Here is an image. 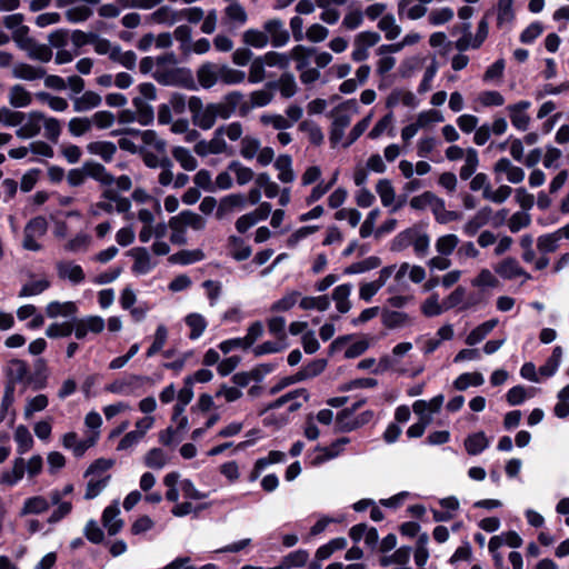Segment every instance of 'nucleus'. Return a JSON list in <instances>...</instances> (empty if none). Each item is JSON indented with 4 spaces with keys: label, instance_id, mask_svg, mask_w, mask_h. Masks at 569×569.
Wrapping results in <instances>:
<instances>
[{
    "label": "nucleus",
    "instance_id": "55",
    "mask_svg": "<svg viewBox=\"0 0 569 569\" xmlns=\"http://www.w3.org/2000/svg\"><path fill=\"white\" fill-rule=\"evenodd\" d=\"M168 338V330L164 325H159L154 332V339L151 346L147 349L146 356L148 358L153 357L158 352L161 351L163 346L166 345Z\"/></svg>",
    "mask_w": 569,
    "mask_h": 569
},
{
    "label": "nucleus",
    "instance_id": "2",
    "mask_svg": "<svg viewBox=\"0 0 569 569\" xmlns=\"http://www.w3.org/2000/svg\"><path fill=\"white\" fill-rule=\"evenodd\" d=\"M332 127L330 131V142L332 147L338 146L343 137L345 129L350 124L351 110L347 106H340L332 112Z\"/></svg>",
    "mask_w": 569,
    "mask_h": 569
},
{
    "label": "nucleus",
    "instance_id": "23",
    "mask_svg": "<svg viewBox=\"0 0 569 569\" xmlns=\"http://www.w3.org/2000/svg\"><path fill=\"white\" fill-rule=\"evenodd\" d=\"M78 311V308L74 302L67 301V302H59V301H51L46 307V315L48 318H57L59 316L62 317H71L76 315Z\"/></svg>",
    "mask_w": 569,
    "mask_h": 569
},
{
    "label": "nucleus",
    "instance_id": "56",
    "mask_svg": "<svg viewBox=\"0 0 569 569\" xmlns=\"http://www.w3.org/2000/svg\"><path fill=\"white\" fill-rule=\"evenodd\" d=\"M219 78L226 84H237L244 80V72L241 70L231 69L223 64L218 68Z\"/></svg>",
    "mask_w": 569,
    "mask_h": 569
},
{
    "label": "nucleus",
    "instance_id": "7",
    "mask_svg": "<svg viewBox=\"0 0 569 569\" xmlns=\"http://www.w3.org/2000/svg\"><path fill=\"white\" fill-rule=\"evenodd\" d=\"M352 416V410H341L336 416V423L339 429L341 430H353L357 429L373 418V412L371 410H367L362 413H360L358 417H355V419L350 421H345V418Z\"/></svg>",
    "mask_w": 569,
    "mask_h": 569
},
{
    "label": "nucleus",
    "instance_id": "30",
    "mask_svg": "<svg viewBox=\"0 0 569 569\" xmlns=\"http://www.w3.org/2000/svg\"><path fill=\"white\" fill-rule=\"evenodd\" d=\"M26 462L23 458H17L11 471H4L0 476V485L13 486L23 478Z\"/></svg>",
    "mask_w": 569,
    "mask_h": 569
},
{
    "label": "nucleus",
    "instance_id": "27",
    "mask_svg": "<svg viewBox=\"0 0 569 569\" xmlns=\"http://www.w3.org/2000/svg\"><path fill=\"white\" fill-rule=\"evenodd\" d=\"M91 154L100 156L104 162H110L117 151V146L111 141H93L87 146Z\"/></svg>",
    "mask_w": 569,
    "mask_h": 569
},
{
    "label": "nucleus",
    "instance_id": "39",
    "mask_svg": "<svg viewBox=\"0 0 569 569\" xmlns=\"http://www.w3.org/2000/svg\"><path fill=\"white\" fill-rule=\"evenodd\" d=\"M186 325L190 328L189 338L198 339L207 328V320L200 313H190L184 318Z\"/></svg>",
    "mask_w": 569,
    "mask_h": 569
},
{
    "label": "nucleus",
    "instance_id": "61",
    "mask_svg": "<svg viewBox=\"0 0 569 569\" xmlns=\"http://www.w3.org/2000/svg\"><path fill=\"white\" fill-rule=\"evenodd\" d=\"M559 240L560 233L557 231L541 236L538 238L537 248L542 253L553 252L558 249Z\"/></svg>",
    "mask_w": 569,
    "mask_h": 569
},
{
    "label": "nucleus",
    "instance_id": "16",
    "mask_svg": "<svg viewBox=\"0 0 569 569\" xmlns=\"http://www.w3.org/2000/svg\"><path fill=\"white\" fill-rule=\"evenodd\" d=\"M228 248L230 250V256L236 261H244L252 253L251 246L247 244L244 239L238 236L228 237Z\"/></svg>",
    "mask_w": 569,
    "mask_h": 569
},
{
    "label": "nucleus",
    "instance_id": "17",
    "mask_svg": "<svg viewBox=\"0 0 569 569\" xmlns=\"http://www.w3.org/2000/svg\"><path fill=\"white\" fill-rule=\"evenodd\" d=\"M130 254L134 258L132 271L138 274H146L151 271L153 266L150 262V254L144 247H137L130 250Z\"/></svg>",
    "mask_w": 569,
    "mask_h": 569
},
{
    "label": "nucleus",
    "instance_id": "19",
    "mask_svg": "<svg viewBox=\"0 0 569 569\" xmlns=\"http://www.w3.org/2000/svg\"><path fill=\"white\" fill-rule=\"evenodd\" d=\"M204 252L201 249L194 250H186L182 249L171 256H169L168 261L171 264H181L188 266L194 262H199L204 259Z\"/></svg>",
    "mask_w": 569,
    "mask_h": 569
},
{
    "label": "nucleus",
    "instance_id": "59",
    "mask_svg": "<svg viewBox=\"0 0 569 569\" xmlns=\"http://www.w3.org/2000/svg\"><path fill=\"white\" fill-rule=\"evenodd\" d=\"M177 216L186 228L190 227L193 230H202L206 227V220L191 210H183Z\"/></svg>",
    "mask_w": 569,
    "mask_h": 569
},
{
    "label": "nucleus",
    "instance_id": "11",
    "mask_svg": "<svg viewBox=\"0 0 569 569\" xmlns=\"http://www.w3.org/2000/svg\"><path fill=\"white\" fill-rule=\"evenodd\" d=\"M495 173H506L507 180L511 183H520L525 179V171L513 166L508 158L499 159L493 166Z\"/></svg>",
    "mask_w": 569,
    "mask_h": 569
},
{
    "label": "nucleus",
    "instance_id": "4",
    "mask_svg": "<svg viewBox=\"0 0 569 569\" xmlns=\"http://www.w3.org/2000/svg\"><path fill=\"white\" fill-rule=\"evenodd\" d=\"M380 41V34L375 31H362L355 37L352 59L365 61L368 57V49Z\"/></svg>",
    "mask_w": 569,
    "mask_h": 569
},
{
    "label": "nucleus",
    "instance_id": "20",
    "mask_svg": "<svg viewBox=\"0 0 569 569\" xmlns=\"http://www.w3.org/2000/svg\"><path fill=\"white\" fill-rule=\"evenodd\" d=\"M132 104L136 108V119L141 126H150L154 121V111L152 106L147 103L141 97H134Z\"/></svg>",
    "mask_w": 569,
    "mask_h": 569
},
{
    "label": "nucleus",
    "instance_id": "36",
    "mask_svg": "<svg viewBox=\"0 0 569 569\" xmlns=\"http://www.w3.org/2000/svg\"><path fill=\"white\" fill-rule=\"evenodd\" d=\"M59 277L68 278L73 283H81L86 276L81 266L79 264H69L64 262H59L58 266Z\"/></svg>",
    "mask_w": 569,
    "mask_h": 569
},
{
    "label": "nucleus",
    "instance_id": "44",
    "mask_svg": "<svg viewBox=\"0 0 569 569\" xmlns=\"http://www.w3.org/2000/svg\"><path fill=\"white\" fill-rule=\"evenodd\" d=\"M378 28L385 32L387 40H395L401 33V28L396 23L395 17L392 14L382 16L378 22Z\"/></svg>",
    "mask_w": 569,
    "mask_h": 569
},
{
    "label": "nucleus",
    "instance_id": "25",
    "mask_svg": "<svg viewBox=\"0 0 569 569\" xmlns=\"http://www.w3.org/2000/svg\"><path fill=\"white\" fill-rule=\"evenodd\" d=\"M50 505L43 496H33L24 500L23 507L20 510V516L40 515L49 509Z\"/></svg>",
    "mask_w": 569,
    "mask_h": 569
},
{
    "label": "nucleus",
    "instance_id": "3",
    "mask_svg": "<svg viewBox=\"0 0 569 569\" xmlns=\"http://www.w3.org/2000/svg\"><path fill=\"white\" fill-rule=\"evenodd\" d=\"M488 32H489V24L485 17L479 21L475 37H472L471 31H470L467 34L461 36L455 42V47L460 52H463L470 48L478 49L481 47V44L487 39Z\"/></svg>",
    "mask_w": 569,
    "mask_h": 569
},
{
    "label": "nucleus",
    "instance_id": "50",
    "mask_svg": "<svg viewBox=\"0 0 569 569\" xmlns=\"http://www.w3.org/2000/svg\"><path fill=\"white\" fill-rule=\"evenodd\" d=\"M320 375V359L312 360L309 365L302 367L297 373L288 376L291 383L303 381L311 377Z\"/></svg>",
    "mask_w": 569,
    "mask_h": 569
},
{
    "label": "nucleus",
    "instance_id": "49",
    "mask_svg": "<svg viewBox=\"0 0 569 569\" xmlns=\"http://www.w3.org/2000/svg\"><path fill=\"white\" fill-rule=\"evenodd\" d=\"M213 103H208L206 109L201 111L200 116L192 117L193 124L202 130L211 129L217 119V113L213 111Z\"/></svg>",
    "mask_w": 569,
    "mask_h": 569
},
{
    "label": "nucleus",
    "instance_id": "14",
    "mask_svg": "<svg viewBox=\"0 0 569 569\" xmlns=\"http://www.w3.org/2000/svg\"><path fill=\"white\" fill-rule=\"evenodd\" d=\"M83 170L86 172V177H90L103 186H111L114 183V177L111 173H108L104 166L99 162L92 160L86 161L83 163Z\"/></svg>",
    "mask_w": 569,
    "mask_h": 569
},
{
    "label": "nucleus",
    "instance_id": "21",
    "mask_svg": "<svg viewBox=\"0 0 569 569\" xmlns=\"http://www.w3.org/2000/svg\"><path fill=\"white\" fill-rule=\"evenodd\" d=\"M172 87H180L187 90L196 91L198 86L193 79L192 71L187 67L173 68Z\"/></svg>",
    "mask_w": 569,
    "mask_h": 569
},
{
    "label": "nucleus",
    "instance_id": "62",
    "mask_svg": "<svg viewBox=\"0 0 569 569\" xmlns=\"http://www.w3.org/2000/svg\"><path fill=\"white\" fill-rule=\"evenodd\" d=\"M561 357H562L561 347H556L552 351V355L547 360V362L539 368L540 375H542L545 377L552 376L556 372V370L560 363Z\"/></svg>",
    "mask_w": 569,
    "mask_h": 569
},
{
    "label": "nucleus",
    "instance_id": "42",
    "mask_svg": "<svg viewBox=\"0 0 569 569\" xmlns=\"http://www.w3.org/2000/svg\"><path fill=\"white\" fill-rule=\"evenodd\" d=\"M101 103V97L94 91H86L80 98L74 100L73 109L82 112L92 108H97Z\"/></svg>",
    "mask_w": 569,
    "mask_h": 569
},
{
    "label": "nucleus",
    "instance_id": "12",
    "mask_svg": "<svg viewBox=\"0 0 569 569\" xmlns=\"http://www.w3.org/2000/svg\"><path fill=\"white\" fill-rule=\"evenodd\" d=\"M264 30L271 36V44L274 48L283 47L289 41V32L283 29V23L280 19L268 20Z\"/></svg>",
    "mask_w": 569,
    "mask_h": 569
},
{
    "label": "nucleus",
    "instance_id": "6",
    "mask_svg": "<svg viewBox=\"0 0 569 569\" xmlns=\"http://www.w3.org/2000/svg\"><path fill=\"white\" fill-rule=\"evenodd\" d=\"M291 57L296 60L298 70L306 69L311 61H313L316 67H320V51L317 48L308 49L298 44L292 49Z\"/></svg>",
    "mask_w": 569,
    "mask_h": 569
},
{
    "label": "nucleus",
    "instance_id": "10",
    "mask_svg": "<svg viewBox=\"0 0 569 569\" xmlns=\"http://www.w3.org/2000/svg\"><path fill=\"white\" fill-rule=\"evenodd\" d=\"M44 120V114L41 111H31L27 123L21 126L17 131V137L21 139L33 138L39 134L41 130V122Z\"/></svg>",
    "mask_w": 569,
    "mask_h": 569
},
{
    "label": "nucleus",
    "instance_id": "63",
    "mask_svg": "<svg viewBox=\"0 0 569 569\" xmlns=\"http://www.w3.org/2000/svg\"><path fill=\"white\" fill-rule=\"evenodd\" d=\"M531 223V217L526 211L515 212L508 220V228L511 232H518Z\"/></svg>",
    "mask_w": 569,
    "mask_h": 569
},
{
    "label": "nucleus",
    "instance_id": "29",
    "mask_svg": "<svg viewBox=\"0 0 569 569\" xmlns=\"http://www.w3.org/2000/svg\"><path fill=\"white\" fill-rule=\"evenodd\" d=\"M498 325V319H490L476 327L466 338L468 346H475L482 341Z\"/></svg>",
    "mask_w": 569,
    "mask_h": 569
},
{
    "label": "nucleus",
    "instance_id": "41",
    "mask_svg": "<svg viewBox=\"0 0 569 569\" xmlns=\"http://www.w3.org/2000/svg\"><path fill=\"white\" fill-rule=\"evenodd\" d=\"M147 379H148L147 377H142V376H138V375H131L129 377V380L116 379L113 382L107 385L104 387V390L107 392L116 393V395L129 393L127 388L132 387L133 382L143 381V380H147Z\"/></svg>",
    "mask_w": 569,
    "mask_h": 569
},
{
    "label": "nucleus",
    "instance_id": "64",
    "mask_svg": "<svg viewBox=\"0 0 569 569\" xmlns=\"http://www.w3.org/2000/svg\"><path fill=\"white\" fill-rule=\"evenodd\" d=\"M151 19L157 23H169L170 26L178 21V12L168 6H162L151 14Z\"/></svg>",
    "mask_w": 569,
    "mask_h": 569
},
{
    "label": "nucleus",
    "instance_id": "26",
    "mask_svg": "<svg viewBox=\"0 0 569 569\" xmlns=\"http://www.w3.org/2000/svg\"><path fill=\"white\" fill-rule=\"evenodd\" d=\"M430 208L432 210L435 219L439 223H448V222L456 221V220L460 219V213H458L456 211L447 210L446 206H445V201L437 196L435 197V200L432 201V204Z\"/></svg>",
    "mask_w": 569,
    "mask_h": 569
},
{
    "label": "nucleus",
    "instance_id": "33",
    "mask_svg": "<svg viewBox=\"0 0 569 569\" xmlns=\"http://www.w3.org/2000/svg\"><path fill=\"white\" fill-rule=\"evenodd\" d=\"M32 101L31 93L21 84H14L10 89L9 102L13 108L28 107Z\"/></svg>",
    "mask_w": 569,
    "mask_h": 569
},
{
    "label": "nucleus",
    "instance_id": "15",
    "mask_svg": "<svg viewBox=\"0 0 569 569\" xmlns=\"http://www.w3.org/2000/svg\"><path fill=\"white\" fill-rule=\"evenodd\" d=\"M47 361L43 358H39L34 362L33 373H28L26 383L31 385L33 390H42L47 387Z\"/></svg>",
    "mask_w": 569,
    "mask_h": 569
},
{
    "label": "nucleus",
    "instance_id": "57",
    "mask_svg": "<svg viewBox=\"0 0 569 569\" xmlns=\"http://www.w3.org/2000/svg\"><path fill=\"white\" fill-rule=\"evenodd\" d=\"M51 286L50 281L47 279H41L37 281L27 282L22 286L19 291V297H31L37 296L46 291Z\"/></svg>",
    "mask_w": 569,
    "mask_h": 569
},
{
    "label": "nucleus",
    "instance_id": "24",
    "mask_svg": "<svg viewBox=\"0 0 569 569\" xmlns=\"http://www.w3.org/2000/svg\"><path fill=\"white\" fill-rule=\"evenodd\" d=\"M216 64L211 62H206L199 67L197 78L202 88L210 89L216 84L219 77L218 69L216 70Z\"/></svg>",
    "mask_w": 569,
    "mask_h": 569
},
{
    "label": "nucleus",
    "instance_id": "32",
    "mask_svg": "<svg viewBox=\"0 0 569 569\" xmlns=\"http://www.w3.org/2000/svg\"><path fill=\"white\" fill-rule=\"evenodd\" d=\"M28 373H29V367L24 360H20V359L10 360L9 367L7 370V379L14 380L16 382H24L26 383Z\"/></svg>",
    "mask_w": 569,
    "mask_h": 569
},
{
    "label": "nucleus",
    "instance_id": "48",
    "mask_svg": "<svg viewBox=\"0 0 569 569\" xmlns=\"http://www.w3.org/2000/svg\"><path fill=\"white\" fill-rule=\"evenodd\" d=\"M485 379L480 372H467L460 375L455 381L453 387L459 391L466 390L468 387H478L483 383Z\"/></svg>",
    "mask_w": 569,
    "mask_h": 569
},
{
    "label": "nucleus",
    "instance_id": "60",
    "mask_svg": "<svg viewBox=\"0 0 569 569\" xmlns=\"http://www.w3.org/2000/svg\"><path fill=\"white\" fill-rule=\"evenodd\" d=\"M286 319L283 317H273L268 321V330L271 335H273L278 342L287 343V333H286Z\"/></svg>",
    "mask_w": 569,
    "mask_h": 569
},
{
    "label": "nucleus",
    "instance_id": "1",
    "mask_svg": "<svg viewBox=\"0 0 569 569\" xmlns=\"http://www.w3.org/2000/svg\"><path fill=\"white\" fill-rule=\"evenodd\" d=\"M48 231V222L43 216L30 219L23 230L22 247L29 251H40L42 246L36 241V237H42Z\"/></svg>",
    "mask_w": 569,
    "mask_h": 569
},
{
    "label": "nucleus",
    "instance_id": "9",
    "mask_svg": "<svg viewBox=\"0 0 569 569\" xmlns=\"http://www.w3.org/2000/svg\"><path fill=\"white\" fill-rule=\"evenodd\" d=\"M243 98L240 91H231L224 96L223 103H213V111L221 119H229Z\"/></svg>",
    "mask_w": 569,
    "mask_h": 569
},
{
    "label": "nucleus",
    "instance_id": "51",
    "mask_svg": "<svg viewBox=\"0 0 569 569\" xmlns=\"http://www.w3.org/2000/svg\"><path fill=\"white\" fill-rule=\"evenodd\" d=\"M308 559V551L303 549H298L284 556L281 560V563L286 569L300 568L307 563Z\"/></svg>",
    "mask_w": 569,
    "mask_h": 569
},
{
    "label": "nucleus",
    "instance_id": "35",
    "mask_svg": "<svg viewBox=\"0 0 569 569\" xmlns=\"http://www.w3.org/2000/svg\"><path fill=\"white\" fill-rule=\"evenodd\" d=\"M350 292L351 287L349 284L338 286L332 292V300L336 303L337 310L341 313L348 312L351 308V303L349 301Z\"/></svg>",
    "mask_w": 569,
    "mask_h": 569
},
{
    "label": "nucleus",
    "instance_id": "54",
    "mask_svg": "<svg viewBox=\"0 0 569 569\" xmlns=\"http://www.w3.org/2000/svg\"><path fill=\"white\" fill-rule=\"evenodd\" d=\"M459 243V238L453 234H445L437 239L436 241V250L441 256H450Z\"/></svg>",
    "mask_w": 569,
    "mask_h": 569
},
{
    "label": "nucleus",
    "instance_id": "53",
    "mask_svg": "<svg viewBox=\"0 0 569 569\" xmlns=\"http://www.w3.org/2000/svg\"><path fill=\"white\" fill-rule=\"evenodd\" d=\"M73 332V323L70 321L53 322L46 329V336L50 339L66 338Z\"/></svg>",
    "mask_w": 569,
    "mask_h": 569
},
{
    "label": "nucleus",
    "instance_id": "40",
    "mask_svg": "<svg viewBox=\"0 0 569 569\" xmlns=\"http://www.w3.org/2000/svg\"><path fill=\"white\" fill-rule=\"evenodd\" d=\"M478 164V152L473 148H468L466 150L465 163L459 171L460 178L462 180H468L476 172Z\"/></svg>",
    "mask_w": 569,
    "mask_h": 569
},
{
    "label": "nucleus",
    "instance_id": "31",
    "mask_svg": "<svg viewBox=\"0 0 569 569\" xmlns=\"http://www.w3.org/2000/svg\"><path fill=\"white\" fill-rule=\"evenodd\" d=\"M267 87L271 89L279 88L280 93L283 98H291L297 91V84L295 78L290 73H283L278 82H268Z\"/></svg>",
    "mask_w": 569,
    "mask_h": 569
},
{
    "label": "nucleus",
    "instance_id": "13",
    "mask_svg": "<svg viewBox=\"0 0 569 569\" xmlns=\"http://www.w3.org/2000/svg\"><path fill=\"white\" fill-rule=\"evenodd\" d=\"M390 276V268L381 269L377 279L371 282L361 284L359 289V297L365 301H369L378 292V290L385 286Z\"/></svg>",
    "mask_w": 569,
    "mask_h": 569
},
{
    "label": "nucleus",
    "instance_id": "47",
    "mask_svg": "<svg viewBox=\"0 0 569 569\" xmlns=\"http://www.w3.org/2000/svg\"><path fill=\"white\" fill-rule=\"evenodd\" d=\"M376 191L385 207H391L396 200V191L390 180L381 179L377 182Z\"/></svg>",
    "mask_w": 569,
    "mask_h": 569
},
{
    "label": "nucleus",
    "instance_id": "34",
    "mask_svg": "<svg viewBox=\"0 0 569 569\" xmlns=\"http://www.w3.org/2000/svg\"><path fill=\"white\" fill-rule=\"evenodd\" d=\"M488 445L489 441L482 431L470 435L465 439L466 451L471 456L479 455Z\"/></svg>",
    "mask_w": 569,
    "mask_h": 569
},
{
    "label": "nucleus",
    "instance_id": "28",
    "mask_svg": "<svg viewBox=\"0 0 569 569\" xmlns=\"http://www.w3.org/2000/svg\"><path fill=\"white\" fill-rule=\"evenodd\" d=\"M12 73L14 78L32 81L43 78L46 76V70L41 67L36 68L31 64L20 62L14 66Z\"/></svg>",
    "mask_w": 569,
    "mask_h": 569
},
{
    "label": "nucleus",
    "instance_id": "22",
    "mask_svg": "<svg viewBox=\"0 0 569 569\" xmlns=\"http://www.w3.org/2000/svg\"><path fill=\"white\" fill-rule=\"evenodd\" d=\"M382 325L388 329H397L406 327L410 323V317L406 312L382 310L381 313Z\"/></svg>",
    "mask_w": 569,
    "mask_h": 569
},
{
    "label": "nucleus",
    "instance_id": "43",
    "mask_svg": "<svg viewBox=\"0 0 569 569\" xmlns=\"http://www.w3.org/2000/svg\"><path fill=\"white\" fill-rule=\"evenodd\" d=\"M14 440L18 445V452L20 455L26 453L33 447V438L29 431V429L24 425H20L17 427L14 432Z\"/></svg>",
    "mask_w": 569,
    "mask_h": 569
},
{
    "label": "nucleus",
    "instance_id": "37",
    "mask_svg": "<svg viewBox=\"0 0 569 569\" xmlns=\"http://www.w3.org/2000/svg\"><path fill=\"white\" fill-rule=\"evenodd\" d=\"M169 228L171 229L170 242L177 246L187 244V228L181 222L178 216H173L169 219Z\"/></svg>",
    "mask_w": 569,
    "mask_h": 569
},
{
    "label": "nucleus",
    "instance_id": "46",
    "mask_svg": "<svg viewBox=\"0 0 569 569\" xmlns=\"http://www.w3.org/2000/svg\"><path fill=\"white\" fill-rule=\"evenodd\" d=\"M172 156L187 171H193L198 167L197 159L184 147H174L172 149Z\"/></svg>",
    "mask_w": 569,
    "mask_h": 569
},
{
    "label": "nucleus",
    "instance_id": "52",
    "mask_svg": "<svg viewBox=\"0 0 569 569\" xmlns=\"http://www.w3.org/2000/svg\"><path fill=\"white\" fill-rule=\"evenodd\" d=\"M301 293L297 290H293L286 296H283L281 299L274 301L271 305L270 310L272 312H286L289 311L300 299Z\"/></svg>",
    "mask_w": 569,
    "mask_h": 569
},
{
    "label": "nucleus",
    "instance_id": "18",
    "mask_svg": "<svg viewBox=\"0 0 569 569\" xmlns=\"http://www.w3.org/2000/svg\"><path fill=\"white\" fill-rule=\"evenodd\" d=\"M492 214V209L490 207H483L477 211V213L465 223L463 231L468 236H475L480 228L486 226Z\"/></svg>",
    "mask_w": 569,
    "mask_h": 569
},
{
    "label": "nucleus",
    "instance_id": "45",
    "mask_svg": "<svg viewBox=\"0 0 569 569\" xmlns=\"http://www.w3.org/2000/svg\"><path fill=\"white\" fill-rule=\"evenodd\" d=\"M513 0H499L497 4V26L499 28L509 24L515 19L512 9Z\"/></svg>",
    "mask_w": 569,
    "mask_h": 569
},
{
    "label": "nucleus",
    "instance_id": "5",
    "mask_svg": "<svg viewBox=\"0 0 569 569\" xmlns=\"http://www.w3.org/2000/svg\"><path fill=\"white\" fill-rule=\"evenodd\" d=\"M495 272L502 279L511 280L517 277L523 276L527 280L530 279V274L525 271L517 259L508 257L498 262L495 266Z\"/></svg>",
    "mask_w": 569,
    "mask_h": 569
},
{
    "label": "nucleus",
    "instance_id": "38",
    "mask_svg": "<svg viewBox=\"0 0 569 569\" xmlns=\"http://www.w3.org/2000/svg\"><path fill=\"white\" fill-rule=\"evenodd\" d=\"M244 201L246 198L241 193H231L223 197L218 206L216 213L217 218L221 219L226 212L231 211L237 207H243Z\"/></svg>",
    "mask_w": 569,
    "mask_h": 569
},
{
    "label": "nucleus",
    "instance_id": "8",
    "mask_svg": "<svg viewBox=\"0 0 569 569\" xmlns=\"http://www.w3.org/2000/svg\"><path fill=\"white\" fill-rule=\"evenodd\" d=\"M530 106L531 103L529 101H520L507 107V111L513 127L522 131L528 129L530 117L526 111Z\"/></svg>",
    "mask_w": 569,
    "mask_h": 569
},
{
    "label": "nucleus",
    "instance_id": "58",
    "mask_svg": "<svg viewBox=\"0 0 569 569\" xmlns=\"http://www.w3.org/2000/svg\"><path fill=\"white\" fill-rule=\"evenodd\" d=\"M268 40L266 32L257 29H249L243 33V42L257 49L266 47Z\"/></svg>",
    "mask_w": 569,
    "mask_h": 569
}]
</instances>
